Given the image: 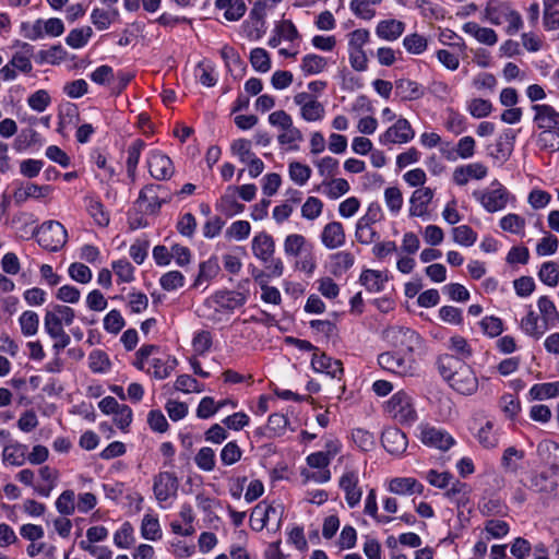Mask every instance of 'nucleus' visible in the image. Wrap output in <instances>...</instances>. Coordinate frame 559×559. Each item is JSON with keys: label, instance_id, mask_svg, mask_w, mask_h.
Returning a JSON list of instances; mask_svg holds the SVG:
<instances>
[{"label": "nucleus", "instance_id": "1", "mask_svg": "<svg viewBox=\"0 0 559 559\" xmlns=\"http://www.w3.org/2000/svg\"><path fill=\"white\" fill-rule=\"evenodd\" d=\"M437 366L441 377L461 394L471 395L478 389L473 369L450 354L439 356Z\"/></svg>", "mask_w": 559, "mask_h": 559}, {"label": "nucleus", "instance_id": "2", "mask_svg": "<svg viewBox=\"0 0 559 559\" xmlns=\"http://www.w3.org/2000/svg\"><path fill=\"white\" fill-rule=\"evenodd\" d=\"M484 15L489 23L496 26L508 23L506 27L508 35H515L523 27L521 14L507 1L488 3L484 9Z\"/></svg>", "mask_w": 559, "mask_h": 559}, {"label": "nucleus", "instance_id": "3", "mask_svg": "<svg viewBox=\"0 0 559 559\" xmlns=\"http://www.w3.org/2000/svg\"><path fill=\"white\" fill-rule=\"evenodd\" d=\"M389 415L403 425H409L417 420V412L413 399L404 391H399L386 402Z\"/></svg>", "mask_w": 559, "mask_h": 559}, {"label": "nucleus", "instance_id": "4", "mask_svg": "<svg viewBox=\"0 0 559 559\" xmlns=\"http://www.w3.org/2000/svg\"><path fill=\"white\" fill-rule=\"evenodd\" d=\"M40 247L48 251H58L67 242V230L63 225L57 221L43 223L35 231Z\"/></svg>", "mask_w": 559, "mask_h": 559}, {"label": "nucleus", "instance_id": "5", "mask_svg": "<svg viewBox=\"0 0 559 559\" xmlns=\"http://www.w3.org/2000/svg\"><path fill=\"white\" fill-rule=\"evenodd\" d=\"M473 197L487 212L495 213L507 206L510 193L498 180H495L489 188L474 191Z\"/></svg>", "mask_w": 559, "mask_h": 559}, {"label": "nucleus", "instance_id": "6", "mask_svg": "<svg viewBox=\"0 0 559 559\" xmlns=\"http://www.w3.org/2000/svg\"><path fill=\"white\" fill-rule=\"evenodd\" d=\"M379 366L400 377H415L417 365L412 357H403L395 352H384L378 356Z\"/></svg>", "mask_w": 559, "mask_h": 559}, {"label": "nucleus", "instance_id": "7", "mask_svg": "<svg viewBox=\"0 0 559 559\" xmlns=\"http://www.w3.org/2000/svg\"><path fill=\"white\" fill-rule=\"evenodd\" d=\"M384 338L394 347L413 353L423 340L414 330L404 326H391L384 330Z\"/></svg>", "mask_w": 559, "mask_h": 559}, {"label": "nucleus", "instance_id": "8", "mask_svg": "<svg viewBox=\"0 0 559 559\" xmlns=\"http://www.w3.org/2000/svg\"><path fill=\"white\" fill-rule=\"evenodd\" d=\"M414 136L415 131L409 121L405 118H400L379 136V142L382 145L404 144L413 140Z\"/></svg>", "mask_w": 559, "mask_h": 559}, {"label": "nucleus", "instance_id": "9", "mask_svg": "<svg viewBox=\"0 0 559 559\" xmlns=\"http://www.w3.org/2000/svg\"><path fill=\"white\" fill-rule=\"evenodd\" d=\"M179 480L171 472H160L153 479V491L156 500L162 503L177 496Z\"/></svg>", "mask_w": 559, "mask_h": 559}, {"label": "nucleus", "instance_id": "10", "mask_svg": "<svg viewBox=\"0 0 559 559\" xmlns=\"http://www.w3.org/2000/svg\"><path fill=\"white\" fill-rule=\"evenodd\" d=\"M64 32V24L60 19H38L27 29L26 37L36 40L45 36L58 37Z\"/></svg>", "mask_w": 559, "mask_h": 559}, {"label": "nucleus", "instance_id": "11", "mask_svg": "<svg viewBox=\"0 0 559 559\" xmlns=\"http://www.w3.org/2000/svg\"><path fill=\"white\" fill-rule=\"evenodd\" d=\"M246 302V298L241 293L221 290L207 298L204 307L213 308L215 311L234 309L241 307Z\"/></svg>", "mask_w": 559, "mask_h": 559}, {"label": "nucleus", "instance_id": "12", "mask_svg": "<svg viewBox=\"0 0 559 559\" xmlns=\"http://www.w3.org/2000/svg\"><path fill=\"white\" fill-rule=\"evenodd\" d=\"M359 475L355 469H346L341 476L338 485L345 492V500L350 508L356 507L362 496L361 488L358 487Z\"/></svg>", "mask_w": 559, "mask_h": 559}, {"label": "nucleus", "instance_id": "13", "mask_svg": "<svg viewBox=\"0 0 559 559\" xmlns=\"http://www.w3.org/2000/svg\"><path fill=\"white\" fill-rule=\"evenodd\" d=\"M150 174L156 180L169 179L174 174L171 159L162 152L154 151L147 158Z\"/></svg>", "mask_w": 559, "mask_h": 559}, {"label": "nucleus", "instance_id": "14", "mask_svg": "<svg viewBox=\"0 0 559 559\" xmlns=\"http://www.w3.org/2000/svg\"><path fill=\"white\" fill-rule=\"evenodd\" d=\"M420 440L424 444L435 447L447 451L454 444V439L447 431L432 427L423 426L420 429Z\"/></svg>", "mask_w": 559, "mask_h": 559}, {"label": "nucleus", "instance_id": "15", "mask_svg": "<svg viewBox=\"0 0 559 559\" xmlns=\"http://www.w3.org/2000/svg\"><path fill=\"white\" fill-rule=\"evenodd\" d=\"M383 448L393 455L403 454L408 444L406 435L396 427H389L383 430L381 436Z\"/></svg>", "mask_w": 559, "mask_h": 559}, {"label": "nucleus", "instance_id": "16", "mask_svg": "<svg viewBox=\"0 0 559 559\" xmlns=\"http://www.w3.org/2000/svg\"><path fill=\"white\" fill-rule=\"evenodd\" d=\"M534 111L533 121L543 130L557 129L559 130V111L552 106L547 104H536L532 106Z\"/></svg>", "mask_w": 559, "mask_h": 559}, {"label": "nucleus", "instance_id": "17", "mask_svg": "<svg viewBox=\"0 0 559 559\" xmlns=\"http://www.w3.org/2000/svg\"><path fill=\"white\" fill-rule=\"evenodd\" d=\"M433 194V190L429 187L416 189L409 199V216L424 217L428 213V205Z\"/></svg>", "mask_w": 559, "mask_h": 559}, {"label": "nucleus", "instance_id": "18", "mask_svg": "<svg viewBox=\"0 0 559 559\" xmlns=\"http://www.w3.org/2000/svg\"><path fill=\"white\" fill-rule=\"evenodd\" d=\"M251 249L257 259L263 263H267L275 252L274 239L267 233L261 231L253 237Z\"/></svg>", "mask_w": 559, "mask_h": 559}, {"label": "nucleus", "instance_id": "19", "mask_svg": "<svg viewBox=\"0 0 559 559\" xmlns=\"http://www.w3.org/2000/svg\"><path fill=\"white\" fill-rule=\"evenodd\" d=\"M488 174V169L481 163H472L456 167L453 171V181L457 186H465L469 179L480 180Z\"/></svg>", "mask_w": 559, "mask_h": 559}, {"label": "nucleus", "instance_id": "20", "mask_svg": "<svg viewBox=\"0 0 559 559\" xmlns=\"http://www.w3.org/2000/svg\"><path fill=\"white\" fill-rule=\"evenodd\" d=\"M283 249L288 258L297 259L313 250L312 243L300 234H289L283 242Z\"/></svg>", "mask_w": 559, "mask_h": 559}, {"label": "nucleus", "instance_id": "21", "mask_svg": "<svg viewBox=\"0 0 559 559\" xmlns=\"http://www.w3.org/2000/svg\"><path fill=\"white\" fill-rule=\"evenodd\" d=\"M321 241L328 249H336L345 243L346 236L343 225L340 222L326 224L321 233Z\"/></svg>", "mask_w": 559, "mask_h": 559}, {"label": "nucleus", "instance_id": "22", "mask_svg": "<svg viewBox=\"0 0 559 559\" xmlns=\"http://www.w3.org/2000/svg\"><path fill=\"white\" fill-rule=\"evenodd\" d=\"M311 366L317 372H325L332 378H340L343 373V365L341 360L332 359L325 354H313Z\"/></svg>", "mask_w": 559, "mask_h": 559}, {"label": "nucleus", "instance_id": "23", "mask_svg": "<svg viewBox=\"0 0 559 559\" xmlns=\"http://www.w3.org/2000/svg\"><path fill=\"white\" fill-rule=\"evenodd\" d=\"M405 23L400 20H382L376 26V34L379 38L383 40L394 41L402 36V34L405 31Z\"/></svg>", "mask_w": 559, "mask_h": 559}, {"label": "nucleus", "instance_id": "24", "mask_svg": "<svg viewBox=\"0 0 559 559\" xmlns=\"http://www.w3.org/2000/svg\"><path fill=\"white\" fill-rule=\"evenodd\" d=\"M237 187H228L216 204V210L227 217L241 213L245 205L239 203L236 198Z\"/></svg>", "mask_w": 559, "mask_h": 559}, {"label": "nucleus", "instance_id": "25", "mask_svg": "<svg viewBox=\"0 0 559 559\" xmlns=\"http://www.w3.org/2000/svg\"><path fill=\"white\" fill-rule=\"evenodd\" d=\"M462 29L480 44L493 46L498 41V35L492 28L480 26L476 22H466Z\"/></svg>", "mask_w": 559, "mask_h": 559}, {"label": "nucleus", "instance_id": "26", "mask_svg": "<svg viewBox=\"0 0 559 559\" xmlns=\"http://www.w3.org/2000/svg\"><path fill=\"white\" fill-rule=\"evenodd\" d=\"M389 490L400 496L421 495L424 492V485L412 477H396L390 481Z\"/></svg>", "mask_w": 559, "mask_h": 559}, {"label": "nucleus", "instance_id": "27", "mask_svg": "<svg viewBox=\"0 0 559 559\" xmlns=\"http://www.w3.org/2000/svg\"><path fill=\"white\" fill-rule=\"evenodd\" d=\"M395 94L402 100H416L424 96V87L409 79L395 81Z\"/></svg>", "mask_w": 559, "mask_h": 559}, {"label": "nucleus", "instance_id": "28", "mask_svg": "<svg viewBox=\"0 0 559 559\" xmlns=\"http://www.w3.org/2000/svg\"><path fill=\"white\" fill-rule=\"evenodd\" d=\"M27 450V445L17 441H10L3 447V462L13 466H22L26 462Z\"/></svg>", "mask_w": 559, "mask_h": 559}, {"label": "nucleus", "instance_id": "29", "mask_svg": "<svg viewBox=\"0 0 559 559\" xmlns=\"http://www.w3.org/2000/svg\"><path fill=\"white\" fill-rule=\"evenodd\" d=\"M514 140L515 134L511 130L504 132L497 139L490 155L499 162H506L512 154Z\"/></svg>", "mask_w": 559, "mask_h": 559}, {"label": "nucleus", "instance_id": "30", "mask_svg": "<svg viewBox=\"0 0 559 559\" xmlns=\"http://www.w3.org/2000/svg\"><path fill=\"white\" fill-rule=\"evenodd\" d=\"M177 365L178 360L171 356H167L165 359L152 358L147 372L152 373L154 378L163 380L170 376Z\"/></svg>", "mask_w": 559, "mask_h": 559}, {"label": "nucleus", "instance_id": "31", "mask_svg": "<svg viewBox=\"0 0 559 559\" xmlns=\"http://www.w3.org/2000/svg\"><path fill=\"white\" fill-rule=\"evenodd\" d=\"M537 307L545 329L548 330L559 324V312L555 304L547 296H542L538 299Z\"/></svg>", "mask_w": 559, "mask_h": 559}, {"label": "nucleus", "instance_id": "32", "mask_svg": "<svg viewBox=\"0 0 559 559\" xmlns=\"http://www.w3.org/2000/svg\"><path fill=\"white\" fill-rule=\"evenodd\" d=\"M84 200L86 203V211L94 222L100 227H106L110 219L109 213L105 211L103 203L93 197H86Z\"/></svg>", "mask_w": 559, "mask_h": 559}, {"label": "nucleus", "instance_id": "33", "mask_svg": "<svg viewBox=\"0 0 559 559\" xmlns=\"http://www.w3.org/2000/svg\"><path fill=\"white\" fill-rule=\"evenodd\" d=\"M50 186H37L35 183H27L26 187L15 190L14 199L16 203H23L29 198H44L50 193Z\"/></svg>", "mask_w": 559, "mask_h": 559}, {"label": "nucleus", "instance_id": "34", "mask_svg": "<svg viewBox=\"0 0 559 559\" xmlns=\"http://www.w3.org/2000/svg\"><path fill=\"white\" fill-rule=\"evenodd\" d=\"M359 281L369 292L378 293L383 289L386 277L380 271L365 270Z\"/></svg>", "mask_w": 559, "mask_h": 559}, {"label": "nucleus", "instance_id": "35", "mask_svg": "<svg viewBox=\"0 0 559 559\" xmlns=\"http://www.w3.org/2000/svg\"><path fill=\"white\" fill-rule=\"evenodd\" d=\"M39 476L45 485L35 487V491L43 497H48L56 486L58 479V471L48 465H45L39 468Z\"/></svg>", "mask_w": 559, "mask_h": 559}, {"label": "nucleus", "instance_id": "36", "mask_svg": "<svg viewBox=\"0 0 559 559\" xmlns=\"http://www.w3.org/2000/svg\"><path fill=\"white\" fill-rule=\"evenodd\" d=\"M328 61L324 57L308 53L301 59L300 69L305 75L319 74L324 71Z\"/></svg>", "mask_w": 559, "mask_h": 559}, {"label": "nucleus", "instance_id": "37", "mask_svg": "<svg viewBox=\"0 0 559 559\" xmlns=\"http://www.w3.org/2000/svg\"><path fill=\"white\" fill-rule=\"evenodd\" d=\"M355 262V257L348 251H340L331 255V272L340 276L348 271Z\"/></svg>", "mask_w": 559, "mask_h": 559}, {"label": "nucleus", "instance_id": "38", "mask_svg": "<svg viewBox=\"0 0 559 559\" xmlns=\"http://www.w3.org/2000/svg\"><path fill=\"white\" fill-rule=\"evenodd\" d=\"M448 348L454 353V357L464 361L472 357L473 349L469 343L461 335H454L449 340Z\"/></svg>", "mask_w": 559, "mask_h": 559}, {"label": "nucleus", "instance_id": "39", "mask_svg": "<svg viewBox=\"0 0 559 559\" xmlns=\"http://www.w3.org/2000/svg\"><path fill=\"white\" fill-rule=\"evenodd\" d=\"M381 2L382 0H352L349 8L356 16L362 20H371L376 15L371 5H378Z\"/></svg>", "mask_w": 559, "mask_h": 559}, {"label": "nucleus", "instance_id": "40", "mask_svg": "<svg viewBox=\"0 0 559 559\" xmlns=\"http://www.w3.org/2000/svg\"><path fill=\"white\" fill-rule=\"evenodd\" d=\"M520 325L525 334L535 338H539L547 331L544 324H538V317L533 310L521 320Z\"/></svg>", "mask_w": 559, "mask_h": 559}, {"label": "nucleus", "instance_id": "41", "mask_svg": "<svg viewBox=\"0 0 559 559\" xmlns=\"http://www.w3.org/2000/svg\"><path fill=\"white\" fill-rule=\"evenodd\" d=\"M144 145L142 140H135L128 148L127 171L132 181L135 180L136 166Z\"/></svg>", "mask_w": 559, "mask_h": 559}, {"label": "nucleus", "instance_id": "42", "mask_svg": "<svg viewBox=\"0 0 559 559\" xmlns=\"http://www.w3.org/2000/svg\"><path fill=\"white\" fill-rule=\"evenodd\" d=\"M135 542L134 530L129 522H124L114 534V544L121 549L130 548Z\"/></svg>", "mask_w": 559, "mask_h": 559}, {"label": "nucleus", "instance_id": "43", "mask_svg": "<svg viewBox=\"0 0 559 559\" xmlns=\"http://www.w3.org/2000/svg\"><path fill=\"white\" fill-rule=\"evenodd\" d=\"M533 400L551 399L559 395V381L534 384L530 390Z\"/></svg>", "mask_w": 559, "mask_h": 559}, {"label": "nucleus", "instance_id": "44", "mask_svg": "<svg viewBox=\"0 0 559 559\" xmlns=\"http://www.w3.org/2000/svg\"><path fill=\"white\" fill-rule=\"evenodd\" d=\"M93 35V29L90 26L72 29L67 38L66 43L71 48L79 49L84 47Z\"/></svg>", "mask_w": 559, "mask_h": 559}, {"label": "nucleus", "instance_id": "45", "mask_svg": "<svg viewBox=\"0 0 559 559\" xmlns=\"http://www.w3.org/2000/svg\"><path fill=\"white\" fill-rule=\"evenodd\" d=\"M403 46L408 53L421 55L428 47V40L425 36L413 33L404 37Z\"/></svg>", "mask_w": 559, "mask_h": 559}, {"label": "nucleus", "instance_id": "46", "mask_svg": "<svg viewBox=\"0 0 559 559\" xmlns=\"http://www.w3.org/2000/svg\"><path fill=\"white\" fill-rule=\"evenodd\" d=\"M311 168L300 162H292L288 165L289 178L298 186H305L311 176Z\"/></svg>", "mask_w": 559, "mask_h": 559}, {"label": "nucleus", "instance_id": "47", "mask_svg": "<svg viewBox=\"0 0 559 559\" xmlns=\"http://www.w3.org/2000/svg\"><path fill=\"white\" fill-rule=\"evenodd\" d=\"M141 535L148 540H156L160 538V526L157 518L151 514L144 515L141 524Z\"/></svg>", "mask_w": 559, "mask_h": 559}, {"label": "nucleus", "instance_id": "48", "mask_svg": "<svg viewBox=\"0 0 559 559\" xmlns=\"http://www.w3.org/2000/svg\"><path fill=\"white\" fill-rule=\"evenodd\" d=\"M523 457V451L518 450L514 447H509L503 452V455L501 457V465L506 472L516 473L519 469L516 461H521Z\"/></svg>", "mask_w": 559, "mask_h": 559}, {"label": "nucleus", "instance_id": "49", "mask_svg": "<svg viewBox=\"0 0 559 559\" xmlns=\"http://www.w3.org/2000/svg\"><path fill=\"white\" fill-rule=\"evenodd\" d=\"M499 224L502 230L520 235L523 234L526 222L522 216L511 213L503 216Z\"/></svg>", "mask_w": 559, "mask_h": 559}, {"label": "nucleus", "instance_id": "50", "mask_svg": "<svg viewBox=\"0 0 559 559\" xmlns=\"http://www.w3.org/2000/svg\"><path fill=\"white\" fill-rule=\"evenodd\" d=\"M230 152L233 155L237 156L241 163H247L255 154L251 150V141L247 139H237L230 144Z\"/></svg>", "mask_w": 559, "mask_h": 559}, {"label": "nucleus", "instance_id": "51", "mask_svg": "<svg viewBox=\"0 0 559 559\" xmlns=\"http://www.w3.org/2000/svg\"><path fill=\"white\" fill-rule=\"evenodd\" d=\"M538 277L544 284L550 287L557 286L559 282V270L557 264L551 261L543 263L538 272Z\"/></svg>", "mask_w": 559, "mask_h": 559}, {"label": "nucleus", "instance_id": "52", "mask_svg": "<svg viewBox=\"0 0 559 559\" xmlns=\"http://www.w3.org/2000/svg\"><path fill=\"white\" fill-rule=\"evenodd\" d=\"M452 234L453 240L461 246L471 247L477 240V234L467 225L454 227Z\"/></svg>", "mask_w": 559, "mask_h": 559}, {"label": "nucleus", "instance_id": "53", "mask_svg": "<svg viewBox=\"0 0 559 559\" xmlns=\"http://www.w3.org/2000/svg\"><path fill=\"white\" fill-rule=\"evenodd\" d=\"M250 62L254 70L265 73L271 69V60L263 48H254L250 52Z\"/></svg>", "mask_w": 559, "mask_h": 559}, {"label": "nucleus", "instance_id": "54", "mask_svg": "<svg viewBox=\"0 0 559 559\" xmlns=\"http://www.w3.org/2000/svg\"><path fill=\"white\" fill-rule=\"evenodd\" d=\"M263 278L264 274L262 272H259L258 274L254 275V280L259 282L262 289V300L267 304L278 305L281 302L280 290L276 287L266 285Z\"/></svg>", "mask_w": 559, "mask_h": 559}, {"label": "nucleus", "instance_id": "55", "mask_svg": "<svg viewBox=\"0 0 559 559\" xmlns=\"http://www.w3.org/2000/svg\"><path fill=\"white\" fill-rule=\"evenodd\" d=\"M218 271L219 266L215 260L210 259L207 261L202 262L199 266V274L195 278L194 285L199 286L202 283L214 278L217 275Z\"/></svg>", "mask_w": 559, "mask_h": 559}, {"label": "nucleus", "instance_id": "56", "mask_svg": "<svg viewBox=\"0 0 559 559\" xmlns=\"http://www.w3.org/2000/svg\"><path fill=\"white\" fill-rule=\"evenodd\" d=\"M384 202L392 214H397L403 206V194L397 187H389L384 190Z\"/></svg>", "mask_w": 559, "mask_h": 559}, {"label": "nucleus", "instance_id": "57", "mask_svg": "<svg viewBox=\"0 0 559 559\" xmlns=\"http://www.w3.org/2000/svg\"><path fill=\"white\" fill-rule=\"evenodd\" d=\"M111 267L120 282L130 283L134 280V267L128 260L114 261Z\"/></svg>", "mask_w": 559, "mask_h": 559}, {"label": "nucleus", "instance_id": "58", "mask_svg": "<svg viewBox=\"0 0 559 559\" xmlns=\"http://www.w3.org/2000/svg\"><path fill=\"white\" fill-rule=\"evenodd\" d=\"M278 143L282 145H290V148L296 150L298 142H301L304 140V135L301 131L294 126V123L289 124V128H285L282 130V132L277 136Z\"/></svg>", "mask_w": 559, "mask_h": 559}, {"label": "nucleus", "instance_id": "59", "mask_svg": "<svg viewBox=\"0 0 559 559\" xmlns=\"http://www.w3.org/2000/svg\"><path fill=\"white\" fill-rule=\"evenodd\" d=\"M39 319L34 311H25L20 317L21 331L25 336L35 335L38 331Z\"/></svg>", "mask_w": 559, "mask_h": 559}, {"label": "nucleus", "instance_id": "60", "mask_svg": "<svg viewBox=\"0 0 559 559\" xmlns=\"http://www.w3.org/2000/svg\"><path fill=\"white\" fill-rule=\"evenodd\" d=\"M174 388L175 390L183 393H200L203 391V385L189 374H181L177 377Z\"/></svg>", "mask_w": 559, "mask_h": 559}, {"label": "nucleus", "instance_id": "61", "mask_svg": "<svg viewBox=\"0 0 559 559\" xmlns=\"http://www.w3.org/2000/svg\"><path fill=\"white\" fill-rule=\"evenodd\" d=\"M322 210L323 202L316 197H309L301 206V216L306 219L313 221L321 215Z\"/></svg>", "mask_w": 559, "mask_h": 559}, {"label": "nucleus", "instance_id": "62", "mask_svg": "<svg viewBox=\"0 0 559 559\" xmlns=\"http://www.w3.org/2000/svg\"><path fill=\"white\" fill-rule=\"evenodd\" d=\"M194 461L200 469L211 472L215 467V453L209 447L201 448L197 453Z\"/></svg>", "mask_w": 559, "mask_h": 559}, {"label": "nucleus", "instance_id": "63", "mask_svg": "<svg viewBox=\"0 0 559 559\" xmlns=\"http://www.w3.org/2000/svg\"><path fill=\"white\" fill-rule=\"evenodd\" d=\"M56 508L62 515H71L75 510V496L72 490H64L56 500Z\"/></svg>", "mask_w": 559, "mask_h": 559}, {"label": "nucleus", "instance_id": "64", "mask_svg": "<svg viewBox=\"0 0 559 559\" xmlns=\"http://www.w3.org/2000/svg\"><path fill=\"white\" fill-rule=\"evenodd\" d=\"M88 365L94 372H106L110 367V361L106 353L95 349L88 356Z\"/></svg>", "mask_w": 559, "mask_h": 559}]
</instances>
